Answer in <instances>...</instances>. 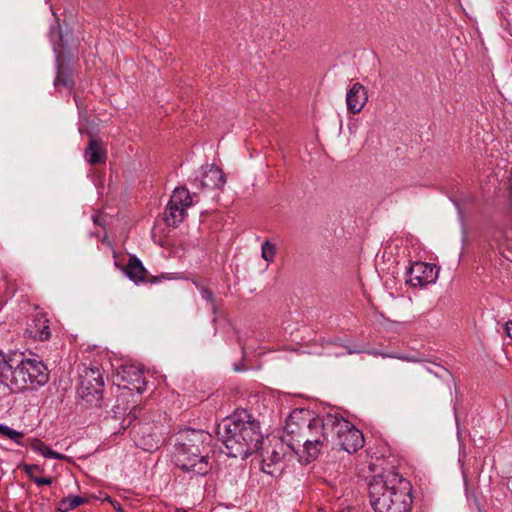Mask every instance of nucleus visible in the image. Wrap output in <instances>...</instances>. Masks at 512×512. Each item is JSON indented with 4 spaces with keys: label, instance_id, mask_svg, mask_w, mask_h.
<instances>
[{
    "label": "nucleus",
    "instance_id": "6ab92c4d",
    "mask_svg": "<svg viewBox=\"0 0 512 512\" xmlns=\"http://www.w3.org/2000/svg\"><path fill=\"white\" fill-rule=\"evenodd\" d=\"M186 215V209L178 205H173L170 201L165 210V220L169 225L176 226L183 221Z\"/></svg>",
    "mask_w": 512,
    "mask_h": 512
},
{
    "label": "nucleus",
    "instance_id": "f3484780",
    "mask_svg": "<svg viewBox=\"0 0 512 512\" xmlns=\"http://www.w3.org/2000/svg\"><path fill=\"white\" fill-rule=\"evenodd\" d=\"M54 86L58 90L72 86L70 71L68 67L64 65L60 57L57 58V75L54 81Z\"/></svg>",
    "mask_w": 512,
    "mask_h": 512
},
{
    "label": "nucleus",
    "instance_id": "a211bd4d",
    "mask_svg": "<svg viewBox=\"0 0 512 512\" xmlns=\"http://www.w3.org/2000/svg\"><path fill=\"white\" fill-rule=\"evenodd\" d=\"M133 429H135V432L138 435L142 434V440L138 443V445H141L144 450L151 451L158 447L159 439L155 432L149 433L146 436L145 435L146 427L142 426L141 424L134 425Z\"/></svg>",
    "mask_w": 512,
    "mask_h": 512
},
{
    "label": "nucleus",
    "instance_id": "ddd939ff",
    "mask_svg": "<svg viewBox=\"0 0 512 512\" xmlns=\"http://www.w3.org/2000/svg\"><path fill=\"white\" fill-rule=\"evenodd\" d=\"M284 445L277 441L270 451H266V455H263L262 460V471L273 475L274 470L271 469L272 465L278 464L284 457Z\"/></svg>",
    "mask_w": 512,
    "mask_h": 512
},
{
    "label": "nucleus",
    "instance_id": "39448f33",
    "mask_svg": "<svg viewBox=\"0 0 512 512\" xmlns=\"http://www.w3.org/2000/svg\"><path fill=\"white\" fill-rule=\"evenodd\" d=\"M304 429L298 435L296 443H290L289 447L296 450L303 446L308 456L317 457L321 448L328 444L331 425H327V418L324 420L320 417H314L303 422Z\"/></svg>",
    "mask_w": 512,
    "mask_h": 512
},
{
    "label": "nucleus",
    "instance_id": "c756f323",
    "mask_svg": "<svg viewBox=\"0 0 512 512\" xmlns=\"http://www.w3.org/2000/svg\"><path fill=\"white\" fill-rule=\"evenodd\" d=\"M506 333L512 339V321L506 323Z\"/></svg>",
    "mask_w": 512,
    "mask_h": 512
},
{
    "label": "nucleus",
    "instance_id": "aec40b11",
    "mask_svg": "<svg viewBox=\"0 0 512 512\" xmlns=\"http://www.w3.org/2000/svg\"><path fill=\"white\" fill-rule=\"evenodd\" d=\"M170 202L173 205H178L187 209L192 204V198L189 190L184 187L175 188L171 195Z\"/></svg>",
    "mask_w": 512,
    "mask_h": 512
},
{
    "label": "nucleus",
    "instance_id": "f257e3e1",
    "mask_svg": "<svg viewBox=\"0 0 512 512\" xmlns=\"http://www.w3.org/2000/svg\"><path fill=\"white\" fill-rule=\"evenodd\" d=\"M217 436L230 457L247 458L257 452L263 442L259 422L246 411L235 413L217 426Z\"/></svg>",
    "mask_w": 512,
    "mask_h": 512
},
{
    "label": "nucleus",
    "instance_id": "0eeeda50",
    "mask_svg": "<svg viewBox=\"0 0 512 512\" xmlns=\"http://www.w3.org/2000/svg\"><path fill=\"white\" fill-rule=\"evenodd\" d=\"M103 386V377L98 368L85 367L80 372L77 393L81 398L87 401H92L93 398L99 399Z\"/></svg>",
    "mask_w": 512,
    "mask_h": 512
},
{
    "label": "nucleus",
    "instance_id": "b1692460",
    "mask_svg": "<svg viewBox=\"0 0 512 512\" xmlns=\"http://www.w3.org/2000/svg\"><path fill=\"white\" fill-rule=\"evenodd\" d=\"M0 435L6 437L17 444H21V440L24 437V433L16 431L6 425L0 423Z\"/></svg>",
    "mask_w": 512,
    "mask_h": 512
},
{
    "label": "nucleus",
    "instance_id": "20e7f679",
    "mask_svg": "<svg viewBox=\"0 0 512 512\" xmlns=\"http://www.w3.org/2000/svg\"><path fill=\"white\" fill-rule=\"evenodd\" d=\"M177 441V465L182 470L192 472L195 475H206L211 469L208 456H200L199 459H194L189 456V450L210 451L211 434L203 430L185 429L178 434Z\"/></svg>",
    "mask_w": 512,
    "mask_h": 512
},
{
    "label": "nucleus",
    "instance_id": "f8f14e48",
    "mask_svg": "<svg viewBox=\"0 0 512 512\" xmlns=\"http://www.w3.org/2000/svg\"><path fill=\"white\" fill-rule=\"evenodd\" d=\"M309 415L308 411L303 410H295L293 411L286 421V432L288 436H291L289 439V443H296L295 440L298 439V435L304 429L303 422L308 421L309 419H305L303 415Z\"/></svg>",
    "mask_w": 512,
    "mask_h": 512
},
{
    "label": "nucleus",
    "instance_id": "f03ea898",
    "mask_svg": "<svg viewBox=\"0 0 512 512\" xmlns=\"http://www.w3.org/2000/svg\"><path fill=\"white\" fill-rule=\"evenodd\" d=\"M49 380L47 367L22 353L5 355L0 351V384L12 393L36 390Z\"/></svg>",
    "mask_w": 512,
    "mask_h": 512
},
{
    "label": "nucleus",
    "instance_id": "4468645a",
    "mask_svg": "<svg viewBox=\"0 0 512 512\" xmlns=\"http://www.w3.org/2000/svg\"><path fill=\"white\" fill-rule=\"evenodd\" d=\"M85 158L93 165L105 162L106 151L103 146V142L101 140L91 138L85 151Z\"/></svg>",
    "mask_w": 512,
    "mask_h": 512
},
{
    "label": "nucleus",
    "instance_id": "412c9836",
    "mask_svg": "<svg viewBox=\"0 0 512 512\" xmlns=\"http://www.w3.org/2000/svg\"><path fill=\"white\" fill-rule=\"evenodd\" d=\"M31 448L35 451L43 455L47 458H53V459H64L65 456L53 451L49 446H47L43 441L39 439H34L31 443Z\"/></svg>",
    "mask_w": 512,
    "mask_h": 512
},
{
    "label": "nucleus",
    "instance_id": "473e14b6",
    "mask_svg": "<svg viewBox=\"0 0 512 512\" xmlns=\"http://www.w3.org/2000/svg\"><path fill=\"white\" fill-rule=\"evenodd\" d=\"M35 470H36V469H32V470H31V474H32V475H34V471H35Z\"/></svg>",
    "mask_w": 512,
    "mask_h": 512
},
{
    "label": "nucleus",
    "instance_id": "7ed1b4c3",
    "mask_svg": "<svg viewBox=\"0 0 512 512\" xmlns=\"http://www.w3.org/2000/svg\"><path fill=\"white\" fill-rule=\"evenodd\" d=\"M369 496L376 512H410V484L395 471H384L369 482Z\"/></svg>",
    "mask_w": 512,
    "mask_h": 512
},
{
    "label": "nucleus",
    "instance_id": "6e6552de",
    "mask_svg": "<svg viewBox=\"0 0 512 512\" xmlns=\"http://www.w3.org/2000/svg\"><path fill=\"white\" fill-rule=\"evenodd\" d=\"M438 269L435 265L425 262L413 263L406 273V283L414 288H423L435 283Z\"/></svg>",
    "mask_w": 512,
    "mask_h": 512
},
{
    "label": "nucleus",
    "instance_id": "393cba45",
    "mask_svg": "<svg viewBox=\"0 0 512 512\" xmlns=\"http://www.w3.org/2000/svg\"><path fill=\"white\" fill-rule=\"evenodd\" d=\"M200 294L204 300L207 301V303L210 305V308L212 310L213 314H216L217 312V303L214 297V293L209 288L203 286V285H197Z\"/></svg>",
    "mask_w": 512,
    "mask_h": 512
},
{
    "label": "nucleus",
    "instance_id": "a878e982",
    "mask_svg": "<svg viewBox=\"0 0 512 512\" xmlns=\"http://www.w3.org/2000/svg\"><path fill=\"white\" fill-rule=\"evenodd\" d=\"M32 469H39V466L37 465H25L24 471L29 476V478L38 486L42 485H51L52 479L47 477H36L35 475L31 474Z\"/></svg>",
    "mask_w": 512,
    "mask_h": 512
},
{
    "label": "nucleus",
    "instance_id": "bb28decb",
    "mask_svg": "<svg viewBox=\"0 0 512 512\" xmlns=\"http://www.w3.org/2000/svg\"><path fill=\"white\" fill-rule=\"evenodd\" d=\"M81 119V124L90 128H94L95 126H99L100 124L99 119L95 116H90L88 118H84L83 116H81Z\"/></svg>",
    "mask_w": 512,
    "mask_h": 512
},
{
    "label": "nucleus",
    "instance_id": "423d86ee",
    "mask_svg": "<svg viewBox=\"0 0 512 512\" xmlns=\"http://www.w3.org/2000/svg\"><path fill=\"white\" fill-rule=\"evenodd\" d=\"M327 425H331L330 431L336 436V445L348 453L359 450L364 445V437L360 430L356 429L349 421L337 416H327Z\"/></svg>",
    "mask_w": 512,
    "mask_h": 512
},
{
    "label": "nucleus",
    "instance_id": "4be33fe9",
    "mask_svg": "<svg viewBox=\"0 0 512 512\" xmlns=\"http://www.w3.org/2000/svg\"><path fill=\"white\" fill-rule=\"evenodd\" d=\"M86 499L80 496H68L60 500L57 504V509L60 512H69L80 505L84 504Z\"/></svg>",
    "mask_w": 512,
    "mask_h": 512
},
{
    "label": "nucleus",
    "instance_id": "2eb2a0df",
    "mask_svg": "<svg viewBox=\"0 0 512 512\" xmlns=\"http://www.w3.org/2000/svg\"><path fill=\"white\" fill-rule=\"evenodd\" d=\"M124 271L135 283L146 281L147 270L142 262L135 256L130 257Z\"/></svg>",
    "mask_w": 512,
    "mask_h": 512
},
{
    "label": "nucleus",
    "instance_id": "c85d7f7f",
    "mask_svg": "<svg viewBox=\"0 0 512 512\" xmlns=\"http://www.w3.org/2000/svg\"><path fill=\"white\" fill-rule=\"evenodd\" d=\"M209 451H196L194 449L189 450V456L194 459H199L200 456H207Z\"/></svg>",
    "mask_w": 512,
    "mask_h": 512
},
{
    "label": "nucleus",
    "instance_id": "dca6fc26",
    "mask_svg": "<svg viewBox=\"0 0 512 512\" xmlns=\"http://www.w3.org/2000/svg\"><path fill=\"white\" fill-rule=\"evenodd\" d=\"M30 333L40 341L48 340L51 336L49 321L43 317L34 319Z\"/></svg>",
    "mask_w": 512,
    "mask_h": 512
},
{
    "label": "nucleus",
    "instance_id": "7c9ffc66",
    "mask_svg": "<svg viewBox=\"0 0 512 512\" xmlns=\"http://www.w3.org/2000/svg\"><path fill=\"white\" fill-rule=\"evenodd\" d=\"M113 506L116 510L118 511H121V507H120V504L118 502H116L115 504L113 503Z\"/></svg>",
    "mask_w": 512,
    "mask_h": 512
},
{
    "label": "nucleus",
    "instance_id": "9d476101",
    "mask_svg": "<svg viewBox=\"0 0 512 512\" xmlns=\"http://www.w3.org/2000/svg\"><path fill=\"white\" fill-rule=\"evenodd\" d=\"M226 183L223 171L214 164H208L202 167L200 176V186L208 189H220Z\"/></svg>",
    "mask_w": 512,
    "mask_h": 512
},
{
    "label": "nucleus",
    "instance_id": "cd10ccee",
    "mask_svg": "<svg viewBox=\"0 0 512 512\" xmlns=\"http://www.w3.org/2000/svg\"><path fill=\"white\" fill-rule=\"evenodd\" d=\"M435 367H436L437 370H433L430 367H427L426 370L429 373H432V374H434L435 376H438V377H442V375L439 373V371L443 372L444 374H447V375L449 374L448 371L445 368H443V367H441L439 365H435Z\"/></svg>",
    "mask_w": 512,
    "mask_h": 512
},
{
    "label": "nucleus",
    "instance_id": "2f4dec72",
    "mask_svg": "<svg viewBox=\"0 0 512 512\" xmlns=\"http://www.w3.org/2000/svg\"><path fill=\"white\" fill-rule=\"evenodd\" d=\"M399 358L402 360H406V361H415L413 358H410V357H399Z\"/></svg>",
    "mask_w": 512,
    "mask_h": 512
},
{
    "label": "nucleus",
    "instance_id": "5701e85b",
    "mask_svg": "<svg viewBox=\"0 0 512 512\" xmlns=\"http://www.w3.org/2000/svg\"><path fill=\"white\" fill-rule=\"evenodd\" d=\"M277 253L276 244L266 240L262 243L261 246V257L268 263H272L275 260V256Z\"/></svg>",
    "mask_w": 512,
    "mask_h": 512
},
{
    "label": "nucleus",
    "instance_id": "9b49d317",
    "mask_svg": "<svg viewBox=\"0 0 512 512\" xmlns=\"http://www.w3.org/2000/svg\"><path fill=\"white\" fill-rule=\"evenodd\" d=\"M368 101V93L361 83H354L346 94L347 109L350 113L361 112Z\"/></svg>",
    "mask_w": 512,
    "mask_h": 512
},
{
    "label": "nucleus",
    "instance_id": "1a4fd4ad",
    "mask_svg": "<svg viewBox=\"0 0 512 512\" xmlns=\"http://www.w3.org/2000/svg\"><path fill=\"white\" fill-rule=\"evenodd\" d=\"M117 377L123 386L130 390L142 393L146 390L145 376L139 367L135 365H121L117 370Z\"/></svg>",
    "mask_w": 512,
    "mask_h": 512
}]
</instances>
